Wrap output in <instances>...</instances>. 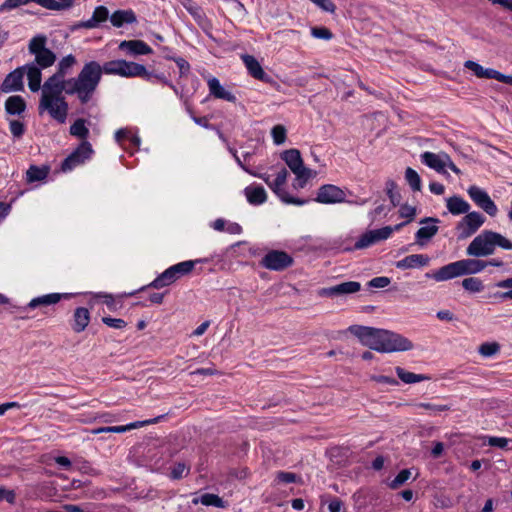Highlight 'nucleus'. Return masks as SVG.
<instances>
[{
  "mask_svg": "<svg viewBox=\"0 0 512 512\" xmlns=\"http://www.w3.org/2000/svg\"><path fill=\"white\" fill-rule=\"evenodd\" d=\"M348 331L357 337L363 346L380 353L402 352L413 348V343L408 338L390 330L351 325Z\"/></svg>",
  "mask_w": 512,
  "mask_h": 512,
  "instance_id": "1",
  "label": "nucleus"
},
{
  "mask_svg": "<svg viewBox=\"0 0 512 512\" xmlns=\"http://www.w3.org/2000/svg\"><path fill=\"white\" fill-rule=\"evenodd\" d=\"M63 79L51 75L42 86V95L39 102L40 113L47 110L52 118L63 124L68 114V102L62 95L65 89Z\"/></svg>",
  "mask_w": 512,
  "mask_h": 512,
  "instance_id": "2",
  "label": "nucleus"
},
{
  "mask_svg": "<svg viewBox=\"0 0 512 512\" xmlns=\"http://www.w3.org/2000/svg\"><path fill=\"white\" fill-rule=\"evenodd\" d=\"M99 72L95 65L85 63L77 77L63 78V92L76 94L81 104H87L99 85Z\"/></svg>",
  "mask_w": 512,
  "mask_h": 512,
  "instance_id": "3",
  "label": "nucleus"
},
{
  "mask_svg": "<svg viewBox=\"0 0 512 512\" xmlns=\"http://www.w3.org/2000/svg\"><path fill=\"white\" fill-rule=\"evenodd\" d=\"M487 267V263L479 259H462L442 266L436 271L427 272L426 278L437 282L447 281L459 276L477 274Z\"/></svg>",
  "mask_w": 512,
  "mask_h": 512,
  "instance_id": "4",
  "label": "nucleus"
},
{
  "mask_svg": "<svg viewBox=\"0 0 512 512\" xmlns=\"http://www.w3.org/2000/svg\"><path fill=\"white\" fill-rule=\"evenodd\" d=\"M208 262V259L187 260L170 266L160 275H158L151 283L141 287L139 290L128 293L127 296H133L139 291L147 288L161 289L175 283L179 278L189 274L197 263Z\"/></svg>",
  "mask_w": 512,
  "mask_h": 512,
  "instance_id": "5",
  "label": "nucleus"
},
{
  "mask_svg": "<svg viewBox=\"0 0 512 512\" xmlns=\"http://www.w3.org/2000/svg\"><path fill=\"white\" fill-rule=\"evenodd\" d=\"M47 36L45 34H37L28 44V51L34 55L35 65L41 69H46L54 65L56 62V54L46 47Z\"/></svg>",
  "mask_w": 512,
  "mask_h": 512,
  "instance_id": "6",
  "label": "nucleus"
},
{
  "mask_svg": "<svg viewBox=\"0 0 512 512\" xmlns=\"http://www.w3.org/2000/svg\"><path fill=\"white\" fill-rule=\"evenodd\" d=\"M94 153L92 145L88 141H82L61 163V171H72L79 165L89 160Z\"/></svg>",
  "mask_w": 512,
  "mask_h": 512,
  "instance_id": "7",
  "label": "nucleus"
},
{
  "mask_svg": "<svg viewBox=\"0 0 512 512\" xmlns=\"http://www.w3.org/2000/svg\"><path fill=\"white\" fill-rule=\"evenodd\" d=\"M495 244H493L492 230H484L476 236L468 245L466 253L472 257H485L493 254Z\"/></svg>",
  "mask_w": 512,
  "mask_h": 512,
  "instance_id": "8",
  "label": "nucleus"
},
{
  "mask_svg": "<svg viewBox=\"0 0 512 512\" xmlns=\"http://www.w3.org/2000/svg\"><path fill=\"white\" fill-rule=\"evenodd\" d=\"M294 263L293 257L282 250H270L260 260V265L272 271H284Z\"/></svg>",
  "mask_w": 512,
  "mask_h": 512,
  "instance_id": "9",
  "label": "nucleus"
},
{
  "mask_svg": "<svg viewBox=\"0 0 512 512\" xmlns=\"http://www.w3.org/2000/svg\"><path fill=\"white\" fill-rule=\"evenodd\" d=\"M485 217L476 211L468 212L466 215L457 223L456 230L458 232L457 239L464 240L473 234L484 224Z\"/></svg>",
  "mask_w": 512,
  "mask_h": 512,
  "instance_id": "10",
  "label": "nucleus"
},
{
  "mask_svg": "<svg viewBox=\"0 0 512 512\" xmlns=\"http://www.w3.org/2000/svg\"><path fill=\"white\" fill-rule=\"evenodd\" d=\"M346 192L333 184L321 185L316 194L315 201L321 204H337L346 202Z\"/></svg>",
  "mask_w": 512,
  "mask_h": 512,
  "instance_id": "11",
  "label": "nucleus"
},
{
  "mask_svg": "<svg viewBox=\"0 0 512 512\" xmlns=\"http://www.w3.org/2000/svg\"><path fill=\"white\" fill-rule=\"evenodd\" d=\"M467 193L472 201L489 216L494 217L497 214L498 208L485 190L472 185L468 188Z\"/></svg>",
  "mask_w": 512,
  "mask_h": 512,
  "instance_id": "12",
  "label": "nucleus"
},
{
  "mask_svg": "<svg viewBox=\"0 0 512 512\" xmlns=\"http://www.w3.org/2000/svg\"><path fill=\"white\" fill-rule=\"evenodd\" d=\"M361 284L357 281H346L340 284L324 287L318 290L317 294L320 297H339L349 295L360 291Z\"/></svg>",
  "mask_w": 512,
  "mask_h": 512,
  "instance_id": "13",
  "label": "nucleus"
},
{
  "mask_svg": "<svg viewBox=\"0 0 512 512\" xmlns=\"http://www.w3.org/2000/svg\"><path fill=\"white\" fill-rule=\"evenodd\" d=\"M25 67L20 66L6 75L0 85V91L3 93L21 92L24 90Z\"/></svg>",
  "mask_w": 512,
  "mask_h": 512,
  "instance_id": "14",
  "label": "nucleus"
},
{
  "mask_svg": "<svg viewBox=\"0 0 512 512\" xmlns=\"http://www.w3.org/2000/svg\"><path fill=\"white\" fill-rule=\"evenodd\" d=\"M108 19H110L109 10L106 6L100 5L97 6L92 14V17L85 21H80L75 23L72 26V30L78 29H94L100 27L103 23H105Z\"/></svg>",
  "mask_w": 512,
  "mask_h": 512,
  "instance_id": "15",
  "label": "nucleus"
},
{
  "mask_svg": "<svg viewBox=\"0 0 512 512\" xmlns=\"http://www.w3.org/2000/svg\"><path fill=\"white\" fill-rule=\"evenodd\" d=\"M248 73L255 79L262 81L264 83H273V79L270 75H268L260 65L259 61L252 55L244 54L241 56Z\"/></svg>",
  "mask_w": 512,
  "mask_h": 512,
  "instance_id": "16",
  "label": "nucleus"
},
{
  "mask_svg": "<svg viewBox=\"0 0 512 512\" xmlns=\"http://www.w3.org/2000/svg\"><path fill=\"white\" fill-rule=\"evenodd\" d=\"M118 48L129 56L148 55L153 52L152 48L143 40H123Z\"/></svg>",
  "mask_w": 512,
  "mask_h": 512,
  "instance_id": "17",
  "label": "nucleus"
},
{
  "mask_svg": "<svg viewBox=\"0 0 512 512\" xmlns=\"http://www.w3.org/2000/svg\"><path fill=\"white\" fill-rule=\"evenodd\" d=\"M430 257L427 254H411L395 263L398 269L422 268L429 264Z\"/></svg>",
  "mask_w": 512,
  "mask_h": 512,
  "instance_id": "18",
  "label": "nucleus"
},
{
  "mask_svg": "<svg viewBox=\"0 0 512 512\" xmlns=\"http://www.w3.org/2000/svg\"><path fill=\"white\" fill-rule=\"evenodd\" d=\"M153 72L146 69L143 64L126 61V65L122 68L121 77L132 78L141 77L147 81H151Z\"/></svg>",
  "mask_w": 512,
  "mask_h": 512,
  "instance_id": "19",
  "label": "nucleus"
},
{
  "mask_svg": "<svg viewBox=\"0 0 512 512\" xmlns=\"http://www.w3.org/2000/svg\"><path fill=\"white\" fill-rule=\"evenodd\" d=\"M87 64L95 65L98 67L99 72V82L101 81L102 74H110V75H119L121 76L122 68L126 65V60L117 59L105 62L103 65H100L97 61H89Z\"/></svg>",
  "mask_w": 512,
  "mask_h": 512,
  "instance_id": "20",
  "label": "nucleus"
},
{
  "mask_svg": "<svg viewBox=\"0 0 512 512\" xmlns=\"http://www.w3.org/2000/svg\"><path fill=\"white\" fill-rule=\"evenodd\" d=\"M72 295L69 293H50L33 298L27 305V308L34 309L40 306H49L57 304L62 299H69Z\"/></svg>",
  "mask_w": 512,
  "mask_h": 512,
  "instance_id": "21",
  "label": "nucleus"
},
{
  "mask_svg": "<svg viewBox=\"0 0 512 512\" xmlns=\"http://www.w3.org/2000/svg\"><path fill=\"white\" fill-rule=\"evenodd\" d=\"M23 67H25V74H27L29 89L32 92L39 91L42 81V69L37 67L35 63H27Z\"/></svg>",
  "mask_w": 512,
  "mask_h": 512,
  "instance_id": "22",
  "label": "nucleus"
},
{
  "mask_svg": "<svg viewBox=\"0 0 512 512\" xmlns=\"http://www.w3.org/2000/svg\"><path fill=\"white\" fill-rule=\"evenodd\" d=\"M90 322V312L85 307H77L74 310L71 327L74 332L80 333L86 329Z\"/></svg>",
  "mask_w": 512,
  "mask_h": 512,
  "instance_id": "23",
  "label": "nucleus"
},
{
  "mask_svg": "<svg viewBox=\"0 0 512 512\" xmlns=\"http://www.w3.org/2000/svg\"><path fill=\"white\" fill-rule=\"evenodd\" d=\"M208 86L210 94L215 98L223 99L232 103L236 102V96L231 92L225 90L217 78L212 77L211 79H209Z\"/></svg>",
  "mask_w": 512,
  "mask_h": 512,
  "instance_id": "24",
  "label": "nucleus"
},
{
  "mask_svg": "<svg viewBox=\"0 0 512 512\" xmlns=\"http://www.w3.org/2000/svg\"><path fill=\"white\" fill-rule=\"evenodd\" d=\"M27 104L25 99L20 95H13L5 101V112L8 115L15 116L21 115L25 112Z\"/></svg>",
  "mask_w": 512,
  "mask_h": 512,
  "instance_id": "25",
  "label": "nucleus"
},
{
  "mask_svg": "<svg viewBox=\"0 0 512 512\" xmlns=\"http://www.w3.org/2000/svg\"><path fill=\"white\" fill-rule=\"evenodd\" d=\"M110 22L114 27L120 28L124 24H133L137 22L136 14L133 10H116L110 15Z\"/></svg>",
  "mask_w": 512,
  "mask_h": 512,
  "instance_id": "26",
  "label": "nucleus"
},
{
  "mask_svg": "<svg viewBox=\"0 0 512 512\" xmlns=\"http://www.w3.org/2000/svg\"><path fill=\"white\" fill-rule=\"evenodd\" d=\"M244 194L251 205H261L267 200L266 191L261 185L247 186Z\"/></svg>",
  "mask_w": 512,
  "mask_h": 512,
  "instance_id": "27",
  "label": "nucleus"
},
{
  "mask_svg": "<svg viewBox=\"0 0 512 512\" xmlns=\"http://www.w3.org/2000/svg\"><path fill=\"white\" fill-rule=\"evenodd\" d=\"M281 158L293 173L304 165L300 151L295 148L283 151Z\"/></svg>",
  "mask_w": 512,
  "mask_h": 512,
  "instance_id": "28",
  "label": "nucleus"
},
{
  "mask_svg": "<svg viewBox=\"0 0 512 512\" xmlns=\"http://www.w3.org/2000/svg\"><path fill=\"white\" fill-rule=\"evenodd\" d=\"M448 211L453 215L466 214L470 210V204L462 197L453 195L446 200Z\"/></svg>",
  "mask_w": 512,
  "mask_h": 512,
  "instance_id": "29",
  "label": "nucleus"
},
{
  "mask_svg": "<svg viewBox=\"0 0 512 512\" xmlns=\"http://www.w3.org/2000/svg\"><path fill=\"white\" fill-rule=\"evenodd\" d=\"M464 66L465 68L471 70L474 73V75L478 78L496 80L498 70H495L493 68H484L482 65L472 60H467L464 63Z\"/></svg>",
  "mask_w": 512,
  "mask_h": 512,
  "instance_id": "30",
  "label": "nucleus"
},
{
  "mask_svg": "<svg viewBox=\"0 0 512 512\" xmlns=\"http://www.w3.org/2000/svg\"><path fill=\"white\" fill-rule=\"evenodd\" d=\"M421 161L429 168L436 170L438 173H446V163L433 152H424L421 154Z\"/></svg>",
  "mask_w": 512,
  "mask_h": 512,
  "instance_id": "31",
  "label": "nucleus"
},
{
  "mask_svg": "<svg viewBox=\"0 0 512 512\" xmlns=\"http://www.w3.org/2000/svg\"><path fill=\"white\" fill-rule=\"evenodd\" d=\"M438 230L439 227L437 225L422 226L415 233L416 243L420 246H424L438 233Z\"/></svg>",
  "mask_w": 512,
  "mask_h": 512,
  "instance_id": "32",
  "label": "nucleus"
},
{
  "mask_svg": "<svg viewBox=\"0 0 512 512\" xmlns=\"http://www.w3.org/2000/svg\"><path fill=\"white\" fill-rule=\"evenodd\" d=\"M395 372L398 378L406 384H413L425 380H429L430 377L424 374H415L409 371H406L404 368L397 366L395 368Z\"/></svg>",
  "mask_w": 512,
  "mask_h": 512,
  "instance_id": "33",
  "label": "nucleus"
},
{
  "mask_svg": "<svg viewBox=\"0 0 512 512\" xmlns=\"http://www.w3.org/2000/svg\"><path fill=\"white\" fill-rule=\"evenodd\" d=\"M50 168L46 165L39 167L37 165H31L26 172V179L29 183L42 181L49 174Z\"/></svg>",
  "mask_w": 512,
  "mask_h": 512,
  "instance_id": "34",
  "label": "nucleus"
},
{
  "mask_svg": "<svg viewBox=\"0 0 512 512\" xmlns=\"http://www.w3.org/2000/svg\"><path fill=\"white\" fill-rule=\"evenodd\" d=\"M69 133L72 136L78 137L83 141L89 136V129L86 127V120L83 118H78L74 121V123L70 126Z\"/></svg>",
  "mask_w": 512,
  "mask_h": 512,
  "instance_id": "35",
  "label": "nucleus"
},
{
  "mask_svg": "<svg viewBox=\"0 0 512 512\" xmlns=\"http://www.w3.org/2000/svg\"><path fill=\"white\" fill-rule=\"evenodd\" d=\"M76 58L72 54H68L63 57L57 66L56 72L53 74L54 76H58V78L63 79L68 74V70L76 64Z\"/></svg>",
  "mask_w": 512,
  "mask_h": 512,
  "instance_id": "36",
  "label": "nucleus"
},
{
  "mask_svg": "<svg viewBox=\"0 0 512 512\" xmlns=\"http://www.w3.org/2000/svg\"><path fill=\"white\" fill-rule=\"evenodd\" d=\"M385 191L393 207L400 205L402 197L400 192L397 191V184L394 180L389 179L386 181Z\"/></svg>",
  "mask_w": 512,
  "mask_h": 512,
  "instance_id": "37",
  "label": "nucleus"
},
{
  "mask_svg": "<svg viewBox=\"0 0 512 512\" xmlns=\"http://www.w3.org/2000/svg\"><path fill=\"white\" fill-rule=\"evenodd\" d=\"M272 191L281 199L282 202L286 204H294L300 206L308 202L307 199H300L289 195V193L282 187H279V189L272 188Z\"/></svg>",
  "mask_w": 512,
  "mask_h": 512,
  "instance_id": "38",
  "label": "nucleus"
},
{
  "mask_svg": "<svg viewBox=\"0 0 512 512\" xmlns=\"http://www.w3.org/2000/svg\"><path fill=\"white\" fill-rule=\"evenodd\" d=\"M462 287L470 293H479L484 290L482 280L476 277L465 278L462 281Z\"/></svg>",
  "mask_w": 512,
  "mask_h": 512,
  "instance_id": "39",
  "label": "nucleus"
},
{
  "mask_svg": "<svg viewBox=\"0 0 512 512\" xmlns=\"http://www.w3.org/2000/svg\"><path fill=\"white\" fill-rule=\"evenodd\" d=\"M296 175V185L299 188H304L307 184L308 180L313 177L316 172H313L310 168L305 167L304 165L298 169L296 172H294Z\"/></svg>",
  "mask_w": 512,
  "mask_h": 512,
  "instance_id": "40",
  "label": "nucleus"
},
{
  "mask_svg": "<svg viewBox=\"0 0 512 512\" xmlns=\"http://www.w3.org/2000/svg\"><path fill=\"white\" fill-rule=\"evenodd\" d=\"M405 179L413 191H420L422 187L421 178L416 170L408 167L405 171Z\"/></svg>",
  "mask_w": 512,
  "mask_h": 512,
  "instance_id": "41",
  "label": "nucleus"
},
{
  "mask_svg": "<svg viewBox=\"0 0 512 512\" xmlns=\"http://www.w3.org/2000/svg\"><path fill=\"white\" fill-rule=\"evenodd\" d=\"M487 442L491 447H496L505 451L512 450V439L509 438L490 436L488 437Z\"/></svg>",
  "mask_w": 512,
  "mask_h": 512,
  "instance_id": "42",
  "label": "nucleus"
},
{
  "mask_svg": "<svg viewBox=\"0 0 512 512\" xmlns=\"http://www.w3.org/2000/svg\"><path fill=\"white\" fill-rule=\"evenodd\" d=\"M411 477L410 469L401 470L396 477L388 484L389 488L396 490L405 484Z\"/></svg>",
  "mask_w": 512,
  "mask_h": 512,
  "instance_id": "43",
  "label": "nucleus"
},
{
  "mask_svg": "<svg viewBox=\"0 0 512 512\" xmlns=\"http://www.w3.org/2000/svg\"><path fill=\"white\" fill-rule=\"evenodd\" d=\"M200 502H201V504H203L205 506H214V507H219V508L224 507V502H223L222 498H220L218 495L212 494V493L203 494L200 497Z\"/></svg>",
  "mask_w": 512,
  "mask_h": 512,
  "instance_id": "44",
  "label": "nucleus"
},
{
  "mask_svg": "<svg viewBox=\"0 0 512 512\" xmlns=\"http://www.w3.org/2000/svg\"><path fill=\"white\" fill-rule=\"evenodd\" d=\"M164 58L167 60H172L176 63V65L179 68L180 77L185 76L189 73L190 64L184 58L176 57L174 55H165Z\"/></svg>",
  "mask_w": 512,
  "mask_h": 512,
  "instance_id": "45",
  "label": "nucleus"
},
{
  "mask_svg": "<svg viewBox=\"0 0 512 512\" xmlns=\"http://www.w3.org/2000/svg\"><path fill=\"white\" fill-rule=\"evenodd\" d=\"M500 350V345L497 342H485L480 345L479 353L484 357H491Z\"/></svg>",
  "mask_w": 512,
  "mask_h": 512,
  "instance_id": "46",
  "label": "nucleus"
},
{
  "mask_svg": "<svg viewBox=\"0 0 512 512\" xmlns=\"http://www.w3.org/2000/svg\"><path fill=\"white\" fill-rule=\"evenodd\" d=\"M374 243L375 241L373 239L372 233L369 230L360 236V238L356 241L353 249L361 250L371 246Z\"/></svg>",
  "mask_w": 512,
  "mask_h": 512,
  "instance_id": "47",
  "label": "nucleus"
},
{
  "mask_svg": "<svg viewBox=\"0 0 512 512\" xmlns=\"http://www.w3.org/2000/svg\"><path fill=\"white\" fill-rule=\"evenodd\" d=\"M492 239L495 247L498 246L504 250H512V242L502 234L492 231Z\"/></svg>",
  "mask_w": 512,
  "mask_h": 512,
  "instance_id": "48",
  "label": "nucleus"
},
{
  "mask_svg": "<svg viewBox=\"0 0 512 512\" xmlns=\"http://www.w3.org/2000/svg\"><path fill=\"white\" fill-rule=\"evenodd\" d=\"M271 135L276 145H281L286 140V128L283 125H276L272 128Z\"/></svg>",
  "mask_w": 512,
  "mask_h": 512,
  "instance_id": "49",
  "label": "nucleus"
},
{
  "mask_svg": "<svg viewBox=\"0 0 512 512\" xmlns=\"http://www.w3.org/2000/svg\"><path fill=\"white\" fill-rule=\"evenodd\" d=\"M311 34L313 37L323 40H330L333 38V33L331 30L324 26L312 27Z\"/></svg>",
  "mask_w": 512,
  "mask_h": 512,
  "instance_id": "50",
  "label": "nucleus"
},
{
  "mask_svg": "<svg viewBox=\"0 0 512 512\" xmlns=\"http://www.w3.org/2000/svg\"><path fill=\"white\" fill-rule=\"evenodd\" d=\"M33 0H5L0 5V13H4L13 9H16L20 6L26 5Z\"/></svg>",
  "mask_w": 512,
  "mask_h": 512,
  "instance_id": "51",
  "label": "nucleus"
},
{
  "mask_svg": "<svg viewBox=\"0 0 512 512\" xmlns=\"http://www.w3.org/2000/svg\"><path fill=\"white\" fill-rule=\"evenodd\" d=\"M370 232L372 233L373 239L376 243L381 240H386L393 232V228L391 226H385L379 229L370 230Z\"/></svg>",
  "mask_w": 512,
  "mask_h": 512,
  "instance_id": "52",
  "label": "nucleus"
},
{
  "mask_svg": "<svg viewBox=\"0 0 512 512\" xmlns=\"http://www.w3.org/2000/svg\"><path fill=\"white\" fill-rule=\"evenodd\" d=\"M399 216L401 218H406V221L410 223L416 216V207L408 204L400 205Z\"/></svg>",
  "mask_w": 512,
  "mask_h": 512,
  "instance_id": "53",
  "label": "nucleus"
},
{
  "mask_svg": "<svg viewBox=\"0 0 512 512\" xmlns=\"http://www.w3.org/2000/svg\"><path fill=\"white\" fill-rule=\"evenodd\" d=\"M102 322L108 327L114 329H124L127 326V322L121 318H112L110 316L102 317Z\"/></svg>",
  "mask_w": 512,
  "mask_h": 512,
  "instance_id": "54",
  "label": "nucleus"
},
{
  "mask_svg": "<svg viewBox=\"0 0 512 512\" xmlns=\"http://www.w3.org/2000/svg\"><path fill=\"white\" fill-rule=\"evenodd\" d=\"M9 127L11 134L16 138L22 137L25 133V125L23 122L19 120H11L9 123Z\"/></svg>",
  "mask_w": 512,
  "mask_h": 512,
  "instance_id": "55",
  "label": "nucleus"
},
{
  "mask_svg": "<svg viewBox=\"0 0 512 512\" xmlns=\"http://www.w3.org/2000/svg\"><path fill=\"white\" fill-rule=\"evenodd\" d=\"M185 471L188 473L189 468L184 463L178 462L171 469L170 477L174 480H179L184 476Z\"/></svg>",
  "mask_w": 512,
  "mask_h": 512,
  "instance_id": "56",
  "label": "nucleus"
},
{
  "mask_svg": "<svg viewBox=\"0 0 512 512\" xmlns=\"http://www.w3.org/2000/svg\"><path fill=\"white\" fill-rule=\"evenodd\" d=\"M289 173L286 168L282 167L280 171L277 173L276 178L272 182V188L279 189V187H283V185L287 181Z\"/></svg>",
  "mask_w": 512,
  "mask_h": 512,
  "instance_id": "57",
  "label": "nucleus"
},
{
  "mask_svg": "<svg viewBox=\"0 0 512 512\" xmlns=\"http://www.w3.org/2000/svg\"><path fill=\"white\" fill-rule=\"evenodd\" d=\"M276 478L279 482L286 484L295 483L300 480V477H298L295 473L285 471L278 472Z\"/></svg>",
  "mask_w": 512,
  "mask_h": 512,
  "instance_id": "58",
  "label": "nucleus"
},
{
  "mask_svg": "<svg viewBox=\"0 0 512 512\" xmlns=\"http://www.w3.org/2000/svg\"><path fill=\"white\" fill-rule=\"evenodd\" d=\"M391 283L389 277L379 276L371 279L367 285L371 288H384L387 287Z\"/></svg>",
  "mask_w": 512,
  "mask_h": 512,
  "instance_id": "59",
  "label": "nucleus"
},
{
  "mask_svg": "<svg viewBox=\"0 0 512 512\" xmlns=\"http://www.w3.org/2000/svg\"><path fill=\"white\" fill-rule=\"evenodd\" d=\"M314 4H316L318 7H320L323 11L334 13L336 11V5L333 3L332 0H310Z\"/></svg>",
  "mask_w": 512,
  "mask_h": 512,
  "instance_id": "60",
  "label": "nucleus"
},
{
  "mask_svg": "<svg viewBox=\"0 0 512 512\" xmlns=\"http://www.w3.org/2000/svg\"><path fill=\"white\" fill-rule=\"evenodd\" d=\"M417 406L419 408H423V409L431 410V411H435V412H443V411H448L451 409V407L449 405H437V404L425 403V402L418 403Z\"/></svg>",
  "mask_w": 512,
  "mask_h": 512,
  "instance_id": "61",
  "label": "nucleus"
},
{
  "mask_svg": "<svg viewBox=\"0 0 512 512\" xmlns=\"http://www.w3.org/2000/svg\"><path fill=\"white\" fill-rule=\"evenodd\" d=\"M162 418H164V415H161V416L155 417L153 419H149V420L135 421V422L129 423V424H127V430L129 431L132 429L143 427L145 425L157 423Z\"/></svg>",
  "mask_w": 512,
  "mask_h": 512,
  "instance_id": "62",
  "label": "nucleus"
},
{
  "mask_svg": "<svg viewBox=\"0 0 512 512\" xmlns=\"http://www.w3.org/2000/svg\"><path fill=\"white\" fill-rule=\"evenodd\" d=\"M0 501H6L9 504H13L15 502L14 491L0 487Z\"/></svg>",
  "mask_w": 512,
  "mask_h": 512,
  "instance_id": "63",
  "label": "nucleus"
},
{
  "mask_svg": "<svg viewBox=\"0 0 512 512\" xmlns=\"http://www.w3.org/2000/svg\"><path fill=\"white\" fill-rule=\"evenodd\" d=\"M230 3L231 9L241 15H246L247 10L239 0H227Z\"/></svg>",
  "mask_w": 512,
  "mask_h": 512,
  "instance_id": "64",
  "label": "nucleus"
}]
</instances>
